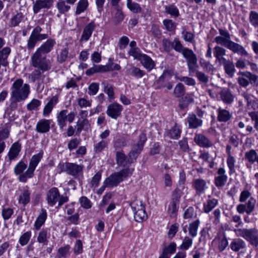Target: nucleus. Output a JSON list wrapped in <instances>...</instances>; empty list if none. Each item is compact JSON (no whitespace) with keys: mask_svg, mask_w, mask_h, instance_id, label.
Instances as JSON below:
<instances>
[{"mask_svg":"<svg viewBox=\"0 0 258 258\" xmlns=\"http://www.w3.org/2000/svg\"><path fill=\"white\" fill-rule=\"evenodd\" d=\"M219 32L221 36H216L215 38L216 43L225 46L233 53H238L242 56L248 55V53L243 46L231 40L230 34L227 30L219 29Z\"/></svg>","mask_w":258,"mask_h":258,"instance_id":"f257e3e1","label":"nucleus"},{"mask_svg":"<svg viewBox=\"0 0 258 258\" xmlns=\"http://www.w3.org/2000/svg\"><path fill=\"white\" fill-rule=\"evenodd\" d=\"M134 171V168H124L119 172L111 174L105 179L104 184L107 185V187L117 186L124 179L131 176Z\"/></svg>","mask_w":258,"mask_h":258,"instance_id":"f03ea898","label":"nucleus"},{"mask_svg":"<svg viewBox=\"0 0 258 258\" xmlns=\"http://www.w3.org/2000/svg\"><path fill=\"white\" fill-rule=\"evenodd\" d=\"M23 81L22 79H17L13 83L12 87L11 98L15 99L17 101L25 100L30 92L29 85L25 84L23 86Z\"/></svg>","mask_w":258,"mask_h":258,"instance_id":"7ed1b4c3","label":"nucleus"},{"mask_svg":"<svg viewBox=\"0 0 258 258\" xmlns=\"http://www.w3.org/2000/svg\"><path fill=\"white\" fill-rule=\"evenodd\" d=\"M32 66L42 71H48L52 67L49 59L46 58V55L36 51L31 56Z\"/></svg>","mask_w":258,"mask_h":258,"instance_id":"20e7f679","label":"nucleus"},{"mask_svg":"<svg viewBox=\"0 0 258 258\" xmlns=\"http://www.w3.org/2000/svg\"><path fill=\"white\" fill-rule=\"evenodd\" d=\"M234 231L237 236L243 237L253 246H258V230L256 228L235 229Z\"/></svg>","mask_w":258,"mask_h":258,"instance_id":"39448f33","label":"nucleus"},{"mask_svg":"<svg viewBox=\"0 0 258 258\" xmlns=\"http://www.w3.org/2000/svg\"><path fill=\"white\" fill-rule=\"evenodd\" d=\"M43 153H39L34 155L31 157L28 169L25 173L19 176V180L20 182H26L28 178H31L33 177L35 168L41 161Z\"/></svg>","mask_w":258,"mask_h":258,"instance_id":"423d86ee","label":"nucleus"},{"mask_svg":"<svg viewBox=\"0 0 258 258\" xmlns=\"http://www.w3.org/2000/svg\"><path fill=\"white\" fill-rule=\"evenodd\" d=\"M130 206L136 222H142L147 219L148 215L146 212L145 206L141 201L135 200L130 204Z\"/></svg>","mask_w":258,"mask_h":258,"instance_id":"0eeeda50","label":"nucleus"},{"mask_svg":"<svg viewBox=\"0 0 258 258\" xmlns=\"http://www.w3.org/2000/svg\"><path fill=\"white\" fill-rule=\"evenodd\" d=\"M237 82L240 86L246 88L249 84L258 86V76L251 73L239 72L238 74Z\"/></svg>","mask_w":258,"mask_h":258,"instance_id":"6e6552de","label":"nucleus"},{"mask_svg":"<svg viewBox=\"0 0 258 258\" xmlns=\"http://www.w3.org/2000/svg\"><path fill=\"white\" fill-rule=\"evenodd\" d=\"M182 193L181 190L177 188L173 191L172 199L167 209V212L171 218H175L177 215Z\"/></svg>","mask_w":258,"mask_h":258,"instance_id":"1a4fd4ad","label":"nucleus"},{"mask_svg":"<svg viewBox=\"0 0 258 258\" xmlns=\"http://www.w3.org/2000/svg\"><path fill=\"white\" fill-rule=\"evenodd\" d=\"M182 55L187 60V64L189 72L193 73L195 72L198 67V59L193 51L188 48H184Z\"/></svg>","mask_w":258,"mask_h":258,"instance_id":"9d476101","label":"nucleus"},{"mask_svg":"<svg viewBox=\"0 0 258 258\" xmlns=\"http://www.w3.org/2000/svg\"><path fill=\"white\" fill-rule=\"evenodd\" d=\"M182 55L187 60V64L189 72L193 73L195 72L198 67V59L193 51L188 48H184Z\"/></svg>","mask_w":258,"mask_h":258,"instance_id":"9b49d317","label":"nucleus"},{"mask_svg":"<svg viewBox=\"0 0 258 258\" xmlns=\"http://www.w3.org/2000/svg\"><path fill=\"white\" fill-rule=\"evenodd\" d=\"M67 113L68 110L64 109L61 110L57 115V124L61 130L66 126L67 120L71 123L75 119L76 114L74 112H71L68 114Z\"/></svg>","mask_w":258,"mask_h":258,"instance_id":"f8f14e48","label":"nucleus"},{"mask_svg":"<svg viewBox=\"0 0 258 258\" xmlns=\"http://www.w3.org/2000/svg\"><path fill=\"white\" fill-rule=\"evenodd\" d=\"M168 75V73L167 71H165L158 78L155 83L156 89H161L164 88H166L168 90L172 89L173 84L169 81V79L167 77Z\"/></svg>","mask_w":258,"mask_h":258,"instance_id":"ddd939ff","label":"nucleus"},{"mask_svg":"<svg viewBox=\"0 0 258 258\" xmlns=\"http://www.w3.org/2000/svg\"><path fill=\"white\" fill-rule=\"evenodd\" d=\"M122 106L117 103L109 104L107 108L106 114L113 119H117L121 115Z\"/></svg>","mask_w":258,"mask_h":258,"instance_id":"4468645a","label":"nucleus"},{"mask_svg":"<svg viewBox=\"0 0 258 258\" xmlns=\"http://www.w3.org/2000/svg\"><path fill=\"white\" fill-rule=\"evenodd\" d=\"M27 20V16L22 12H17L13 14L10 19L9 25L10 27H16L19 26Z\"/></svg>","mask_w":258,"mask_h":258,"instance_id":"2eb2a0df","label":"nucleus"},{"mask_svg":"<svg viewBox=\"0 0 258 258\" xmlns=\"http://www.w3.org/2000/svg\"><path fill=\"white\" fill-rule=\"evenodd\" d=\"M54 0H36L33 4V10L35 14L42 9H50L53 4Z\"/></svg>","mask_w":258,"mask_h":258,"instance_id":"dca6fc26","label":"nucleus"},{"mask_svg":"<svg viewBox=\"0 0 258 258\" xmlns=\"http://www.w3.org/2000/svg\"><path fill=\"white\" fill-rule=\"evenodd\" d=\"M51 122V119H46L45 118L40 119L36 124V131L41 134L48 132L50 128Z\"/></svg>","mask_w":258,"mask_h":258,"instance_id":"f3484780","label":"nucleus"},{"mask_svg":"<svg viewBox=\"0 0 258 258\" xmlns=\"http://www.w3.org/2000/svg\"><path fill=\"white\" fill-rule=\"evenodd\" d=\"M60 197V194L58 189L56 187H52L47 192V201L48 204L52 207L58 201V198Z\"/></svg>","mask_w":258,"mask_h":258,"instance_id":"a211bd4d","label":"nucleus"},{"mask_svg":"<svg viewBox=\"0 0 258 258\" xmlns=\"http://www.w3.org/2000/svg\"><path fill=\"white\" fill-rule=\"evenodd\" d=\"M95 24L94 21L88 23L84 28L80 41H87L92 35L93 31L95 28Z\"/></svg>","mask_w":258,"mask_h":258,"instance_id":"6ab92c4d","label":"nucleus"},{"mask_svg":"<svg viewBox=\"0 0 258 258\" xmlns=\"http://www.w3.org/2000/svg\"><path fill=\"white\" fill-rule=\"evenodd\" d=\"M143 147L140 146L138 144H135L132 146V149L128 154V157H129V161L131 163H134L136 161V160L139 155L143 150Z\"/></svg>","mask_w":258,"mask_h":258,"instance_id":"aec40b11","label":"nucleus"},{"mask_svg":"<svg viewBox=\"0 0 258 258\" xmlns=\"http://www.w3.org/2000/svg\"><path fill=\"white\" fill-rule=\"evenodd\" d=\"M21 150V144L19 142H15L11 146L8 154L9 159L14 160L17 158Z\"/></svg>","mask_w":258,"mask_h":258,"instance_id":"412c9836","label":"nucleus"},{"mask_svg":"<svg viewBox=\"0 0 258 258\" xmlns=\"http://www.w3.org/2000/svg\"><path fill=\"white\" fill-rule=\"evenodd\" d=\"M232 114L228 110L221 107L217 109V120L219 122H228L232 118Z\"/></svg>","mask_w":258,"mask_h":258,"instance_id":"4be33fe9","label":"nucleus"},{"mask_svg":"<svg viewBox=\"0 0 258 258\" xmlns=\"http://www.w3.org/2000/svg\"><path fill=\"white\" fill-rule=\"evenodd\" d=\"M55 44V41L53 39H49L39 47L36 51L46 55L52 49Z\"/></svg>","mask_w":258,"mask_h":258,"instance_id":"5701e85b","label":"nucleus"},{"mask_svg":"<svg viewBox=\"0 0 258 258\" xmlns=\"http://www.w3.org/2000/svg\"><path fill=\"white\" fill-rule=\"evenodd\" d=\"M58 102V98L57 96H54L51 97L43 108V115L44 116H48Z\"/></svg>","mask_w":258,"mask_h":258,"instance_id":"b1692460","label":"nucleus"},{"mask_svg":"<svg viewBox=\"0 0 258 258\" xmlns=\"http://www.w3.org/2000/svg\"><path fill=\"white\" fill-rule=\"evenodd\" d=\"M116 164L119 166L125 167L132 163L129 161V157L126 156L123 151H117L115 154Z\"/></svg>","mask_w":258,"mask_h":258,"instance_id":"393cba45","label":"nucleus"},{"mask_svg":"<svg viewBox=\"0 0 258 258\" xmlns=\"http://www.w3.org/2000/svg\"><path fill=\"white\" fill-rule=\"evenodd\" d=\"M125 72L127 75L136 78H141L145 74L144 71L141 70L140 68L133 65H130L127 67L126 69Z\"/></svg>","mask_w":258,"mask_h":258,"instance_id":"a878e982","label":"nucleus"},{"mask_svg":"<svg viewBox=\"0 0 258 258\" xmlns=\"http://www.w3.org/2000/svg\"><path fill=\"white\" fill-rule=\"evenodd\" d=\"M47 217V214L46 210L42 209L34 223V228L36 230L40 229L41 227L44 224Z\"/></svg>","mask_w":258,"mask_h":258,"instance_id":"bb28decb","label":"nucleus"},{"mask_svg":"<svg viewBox=\"0 0 258 258\" xmlns=\"http://www.w3.org/2000/svg\"><path fill=\"white\" fill-rule=\"evenodd\" d=\"M220 97L223 102L227 104L232 103L234 100V96L228 89H223L219 93Z\"/></svg>","mask_w":258,"mask_h":258,"instance_id":"cd10ccee","label":"nucleus"},{"mask_svg":"<svg viewBox=\"0 0 258 258\" xmlns=\"http://www.w3.org/2000/svg\"><path fill=\"white\" fill-rule=\"evenodd\" d=\"M194 140L197 145L202 147L208 148L212 146L211 142L206 137L201 134L196 135Z\"/></svg>","mask_w":258,"mask_h":258,"instance_id":"c85d7f7f","label":"nucleus"},{"mask_svg":"<svg viewBox=\"0 0 258 258\" xmlns=\"http://www.w3.org/2000/svg\"><path fill=\"white\" fill-rule=\"evenodd\" d=\"M187 122L190 128H197L202 125L203 121L197 118L195 114H190L187 117Z\"/></svg>","mask_w":258,"mask_h":258,"instance_id":"c756f323","label":"nucleus"},{"mask_svg":"<svg viewBox=\"0 0 258 258\" xmlns=\"http://www.w3.org/2000/svg\"><path fill=\"white\" fill-rule=\"evenodd\" d=\"M192 185L198 195L203 194L207 188L206 181L201 178L195 179L193 181Z\"/></svg>","mask_w":258,"mask_h":258,"instance_id":"7c9ffc66","label":"nucleus"},{"mask_svg":"<svg viewBox=\"0 0 258 258\" xmlns=\"http://www.w3.org/2000/svg\"><path fill=\"white\" fill-rule=\"evenodd\" d=\"M181 130L179 125L175 123L170 130L166 132V136L172 139H177L180 137Z\"/></svg>","mask_w":258,"mask_h":258,"instance_id":"2f4dec72","label":"nucleus"},{"mask_svg":"<svg viewBox=\"0 0 258 258\" xmlns=\"http://www.w3.org/2000/svg\"><path fill=\"white\" fill-rule=\"evenodd\" d=\"M30 191L29 190L28 187L26 186V188L23 190L21 194L19 197V203L25 206L30 202Z\"/></svg>","mask_w":258,"mask_h":258,"instance_id":"473e14b6","label":"nucleus"},{"mask_svg":"<svg viewBox=\"0 0 258 258\" xmlns=\"http://www.w3.org/2000/svg\"><path fill=\"white\" fill-rule=\"evenodd\" d=\"M143 66L149 71L152 70L155 67V63L150 57L144 54L139 60Z\"/></svg>","mask_w":258,"mask_h":258,"instance_id":"72a5a7b5","label":"nucleus"},{"mask_svg":"<svg viewBox=\"0 0 258 258\" xmlns=\"http://www.w3.org/2000/svg\"><path fill=\"white\" fill-rule=\"evenodd\" d=\"M83 168V165H77L75 163H69L67 173L72 176L77 175L82 171Z\"/></svg>","mask_w":258,"mask_h":258,"instance_id":"f704fd0d","label":"nucleus"},{"mask_svg":"<svg viewBox=\"0 0 258 258\" xmlns=\"http://www.w3.org/2000/svg\"><path fill=\"white\" fill-rule=\"evenodd\" d=\"M176 244L173 242L170 243L168 246L163 249L162 255L159 258H168L171 254L175 252Z\"/></svg>","mask_w":258,"mask_h":258,"instance_id":"c9c22d12","label":"nucleus"},{"mask_svg":"<svg viewBox=\"0 0 258 258\" xmlns=\"http://www.w3.org/2000/svg\"><path fill=\"white\" fill-rule=\"evenodd\" d=\"M42 30V28L40 26H37L33 30L30 35L38 41L44 40L48 38V35L47 34L41 33Z\"/></svg>","mask_w":258,"mask_h":258,"instance_id":"e433bc0d","label":"nucleus"},{"mask_svg":"<svg viewBox=\"0 0 258 258\" xmlns=\"http://www.w3.org/2000/svg\"><path fill=\"white\" fill-rule=\"evenodd\" d=\"M245 242L240 239H235L233 240L230 244L231 248L235 251H238L240 249H243L245 247Z\"/></svg>","mask_w":258,"mask_h":258,"instance_id":"4c0bfd02","label":"nucleus"},{"mask_svg":"<svg viewBox=\"0 0 258 258\" xmlns=\"http://www.w3.org/2000/svg\"><path fill=\"white\" fill-rule=\"evenodd\" d=\"M218 204V200L215 199L208 200L207 203L204 204V211L208 213L211 212Z\"/></svg>","mask_w":258,"mask_h":258,"instance_id":"58836bf2","label":"nucleus"},{"mask_svg":"<svg viewBox=\"0 0 258 258\" xmlns=\"http://www.w3.org/2000/svg\"><path fill=\"white\" fill-rule=\"evenodd\" d=\"M223 67L225 73L230 78H232L236 72L234 64L233 61L230 60L226 64H225Z\"/></svg>","mask_w":258,"mask_h":258,"instance_id":"ea45409f","label":"nucleus"},{"mask_svg":"<svg viewBox=\"0 0 258 258\" xmlns=\"http://www.w3.org/2000/svg\"><path fill=\"white\" fill-rule=\"evenodd\" d=\"M88 0H80L77 3L75 14L78 15L84 12L88 7Z\"/></svg>","mask_w":258,"mask_h":258,"instance_id":"a19ab883","label":"nucleus"},{"mask_svg":"<svg viewBox=\"0 0 258 258\" xmlns=\"http://www.w3.org/2000/svg\"><path fill=\"white\" fill-rule=\"evenodd\" d=\"M90 126L88 119L78 120L77 122V132L80 134L83 129L87 130Z\"/></svg>","mask_w":258,"mask_h":258,"instance_id":"79ce46f5","label":"nucleus"},{"mask_svg":"<svg viewBox=\"0 0 258 258\" xmlns=\"http://www.w3.org/2000/svg\"><path fill=\"white\" fill-rule=\"evenodd\" d=\"M27 167V165L23 161H20L14 167V171L16 175H19V176L23 174L24 171Z\"/></svg>","mask_w":258,"mask_h":258,"instance_id":"37998d69","label":"nucleus"},{"mask_svg":"<svg viewBox=\"0 0 258 258\" xmlns=\"http://www.w3.org/2000/svg\"><path fill=\"white\" fill-rule=\"evenodd\" d=\"M126 5L128 9L134 13H139L142 11V8L139 4L132 2V0H127Z\"/></svg>","mask_w":258,"mask_h":258,"instance_id":"c03bdc74","label":"nucleus"},{"mask_svg":"<svg viewBox=\"0 0 258 258\" xmlns=\"http://www.w3.org/2000/svg\"><path fill=\"white\" fill-rule=\"evenodd\" d=\"M165 10L166 13L174 17H177L179 15L178 8L174 5L166 6Z\"/></svg>","mask_w":258,"mask_h":258,"instance_id":"a18cd8bd","label":"nucleus"},{"mask_svg":"<svg viewBox=\"0 0 258 258\" xmlns=\"http://www.w3.org/2000/svg\"><path fill=\"white\" fill-rule=\"evenodd\" d=\"M185 93L184 85L181 83L177 84L174 88L173 94L176 97L179 98L183 96Z\"/></svg>","mask_w":258,"mask_h":258,"instance_id":"49530a36","label":"nucleus"},{"mask_svg":"<svg viewBox=\"0 0 258 258\" xmlns=\"http://www.w3.org/2000/svg\"><path fill=\"white\" fill-rule=\"evenodd\" d=\"M10 129V127L7 125L0 127V141H5L9 138Z\"/></svg>","mask_w":258,"mask_h":258,"instance_id":"de8ad7c7","label":"nucleus"},{"mask_svg":"<svg viewBox=\"0 0 258 258\" xmlns=\"http://www.w3.org/2000/svg\"><path fill=\"white\" fill-rule=\"evenodd\" d=\"M257 154L255 150L251 149L245 153V158L249 163L253 164L256 161Z\"/></svg>","mask_w":258,"mask_h":258,"instance_id":"09e8293b","label":"nucleus"},{"mask_svg":"<svg viewBox=\"0 0 258 258\" xmlns=\"http://www.w3.org/2000/svg\"><path fill=\"white\" fill-rule=\"evenodd\" d=\"M235 159L232 156H227V164L229 168V173L231 175L235 172Z\"/></svg>","mask_w":258,"mask_h":258,"instance_id":"8fccbe9b","label":"nucleus"},{"mask_svg":"<svg viewBox=\"0 0 258 258\" xmlns=\"http://www.w3.org/2000/svg\"><path fill=\"white\" fill-rule=\"evenodd\" d=\"M200 224V221L197 220L189 224V234L192 237H195L197 234V231Z\"/></svg>","mask_w":258,"mask_h":258,"instance_id":"3c124183","label":"nucleus"},{"mask_svg":"<svg viewBox=\"0 0 258 258\" xmlns=\"http://www.w3.org/2000/svg\"><path fill=\"white\" fill-rule=\"evenodd\" d=\"M116 12L113 18V22L115 25H117L122 22L124 19V15L121 10L117 7Z\"/></svg>","mask_w":258,"mask_h":258,"instance_id":"603ef678","label":"nucleus"},{"mask_svg":"<svg viewBox=\"0 0 258 258\" xmlns=\"http://www.w3.org/2000/svg\"><path fill=\"white\" fill-rule=\"evenodd\" d=\"M68 54L69 51L67 48L62 49L57 56V61L59 63L64 62L68 57Z\"/></svg>","mask_w":258,"mask_h":258,"instance_id":"864d4df0","label":"nucleus"},{"mask_svg":"<svg viewBox=\"0 0 258 258\" xmlns=\"http://www.w3.org/2000/svg\"><path fill=\"white\" fill-rule=\"evenodd\" d=\"M45 71H42L40 69H37L33 71L29 76V80L32 82H35L36 80H39L41 77L42 74Z\"/></svg>","mask_w":258,"mask_h":258,"instance_id":"5fc2aeb1","label":"nucleus"},{"mask_svg":"<svg viewBox=\"0 0 258 258\" xmlns=\"http://www.w3.org/2000/svg\"><path fill=\"white\" fill-rule=\"evenodd\" d=\"M256 200L253 198H250L245 204L247 209L246 213L249 215L253 212L255 208Z\"/></svg>","mask_w":258,"mask_h":258,"instance_id":"6e6d98bb","label":"nucleus"},{"mask_svg":"<svg viewBox=\"0 0 258 258\" xmlns=\"http://www.w3.org/2000/svg\"><path fill=\"white\" fill-rule=\"evenodd\" d=\"M108 145V143L105 140H101L94 146V151L95 153H99L104 150Z\"/></svg>","mask_w":258,"mask_h":258,"instance_id":"4d7b16f0","label":"nucleus"},{"mask_svg":"<svg viewBox=\"0 0 258 258\" xmlns=\"http://www.w3.org/2000/svg\"><path fill=\"white\" fill-rule=\"evenodd\" d=\"M163 23L166 29L168 31H174L176 27V23L171 20L165 19L163 20Z\"/></svg>","mask_w":258,"mask_h":258,"instance_id":"13d9d810","label":"nucleus"},{"mask_svg":"<svg viewBox=\"0 0 258 258\" xmlns=\"http://www.w3.org/2000/svg\"><path fill=\"white\" fill-rule=\"evenodd\" d=\"M48 238V236L47 230L42 229L38 234L37 241L39 243H44L45 242H47Z\"/></svg>","mask_w":258,"mask_h":258,"instance_id":"bf43d9fd","label":"nucleus"},{"mask_svg":"<svg viewBox=\"0 0 258 258\" xmlns=\"http://www.w3.org/2000/svg\"><path fill=\"white\" fill-rule=\"evenodd\" d=\"M81 206L84 209H89L92 207V203L90 200L86 197L83 196L79 199Z\"/></svg>","mask_w":258,"mask_h":258,"instance_id":"052dcab7","label":"nucleus"},{"mask_svg":"<svg viewBox=\"0 0 258 258\" xmlns=\"http://www.w3.org/2000/svg\"><path fill=\"white\" fill-rule=\"evenodd\" d=\"M60 1L58 2L57 3V8L58 10V11L60 13H64L70 9V6L67 5L65 4L66 1H63L62 0H60Z\"/></svg>","mask_w":258,"mask_h":258,"instance_id":"680f3d73","label":"nucleus"},{"mask_svg":"<svg viewBox=\"0 0 258 258\" xmlns=\"http://www.w3.org/2000/svg\"><path fill=\"white\" fill-rule=\"evenodd\" d=\"M196 77L201 83L206 84L209 82L208 76L202 72L197 71Z\"/></svg>","mask_w":258,"mask_h":258,"instance_id":"e2e57ef3","label":"nucleus"},{"mask_svg":"<svg viewBox=\"0 0 258 258\" xmlns=\"http://www.w3.org/2000/svg\"><path fill=\"white\" fill-rule=\"evenodd\" d=\"M226 49L220 46H216L214 48V55L216 58L224 56L226 54Z\"/></svg>","mask_w":258,"mask_h":258,"instance_id":"0e129e2a","label":"nucleus"},{"mask_svg":"<svg viewBox=\"0 0 258 258\" xmlns=\"http://www.w3.org/2000/svg\"><path fill=\"white\" fill-rule=\"evenodd\" d=\"M104 85V91L106 93L110 99H113L114 97V90L113 87L105 83H103Z\"/></svg>","mask_w":258,"mask_h":258,"instance_id":"69168bd1","label":"nucleus"},{"mask_svg":"<svg viewBox=\"0 0 258 258\" xmlns=\"http://www.w3.org/2000/svg\"><path fill=\"white\" fill-rule=\"evenodd\" d=\"M249 21L254 27H258V13L255 11H251L249 14Z\"/></svg>","mask_w":258,"mask_h":258,"instance_id":"338daca9","label":"nucleus"},{"mask_svg":"<svg viewBox=\"0 0 258 258\" xmlns=\"http://www.w3.org/2000/svg\"><path fill=\"white\" fill-rule=\"evenodd\" d=\"M31 236V231H27L21 235L19 239V242L21 245L27 244Z\"/></svg>","mask_w":258,"mask_h":258,"instance_id":"774afa93","label":"nucleus"}]
</instances>
